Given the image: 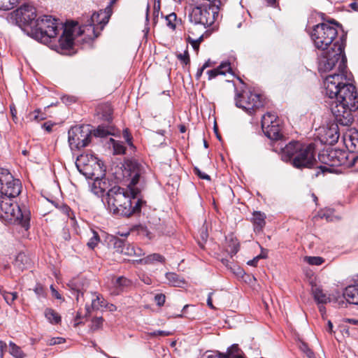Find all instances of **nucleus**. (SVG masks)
I'll return each mask as SVG.
<instances>
[{
	"label": "nucleus",
	"mask_w": 358,
	"mask_h": 358,
	"mask_svg": "<svg viewBox=\"0 0 358 358\" xmlns=\"http://www.w3.org/2000/svg\"><path fill=\"white\" fill-rule=\"evenodd\" d=\"M345 38L342 36L336 40L333 46L322 50L318 61V71L327 73L336 71L327 76L324 80L326 95L331 99L330 109L336 120L348 125L353 120L352 113L358 109V93L350 83L351 75L347 72V59L344 53Z\"/></svg>",
	"instance_id": "nucleus-1"
},
{
	"label": "nucleus",
	"mask_w": 358,
	"mask_h": 358,
	"mask_svg": "<svg viewBox=\"0 0 358 358\" xmlns=\"http://www.w3.org/2000/svg\"><path fill=\"white\" fill-rule=\"evenodd\" d=\"M124 167V176L130 180L127 188L113 187L106 194V201L109 210L114 215L129 217L139 212L143 203L138 198L140 191L136 187L143 173V169L135 161L126 162Z\"/></svg>",
	"instance_id": "nucleus-2"
},
{
	"label": "nucleus",
	"mask_w": 358,
	"mask_h": 358,
	"mask_svg": "<svg viewBox=\"0 0 358 358\" xmlns=\"http://www.w3.org/2000/svg\"><path fill=\"white\" fill-rule=\"evenodd\" d=\"M112 13L111 6H108L104 10L94 12L85 22H82L80 27H78V23L74 22H71V25H66L59 40L61 49L64 51L70 50L73 47L75 37L85 31H92V38H97L104 26L108 22ZM89 36L92 38L91 35Z\"/></svg>",
	"instance_id": "nucleus-3"
},
{
	"label": "nucleus",
	"mask_w": 358,
	"mask_h": 358,
	"mask_svg": "<svg viewBox=\"0 0 358 358\" xmlns=\"http://www.w3.org/2000/svg\"><path fill=\"white\" fill-rule=\"evenodd\" d=\"M281 150L282 159L291 162L295 168H316L318 164L315 158V145L312 143L303 145L299 141H292Z\"/></svg>",
	"instance_id": "nucleus-4"
},
{
	"label": "nucleus",
	"mask_w": 358,
	"mask_h": 358,
	"mask_svg": "<svg viewBox=\"0 0 358 358\" xmlns=\"http://www.w3.org/2000/svg\"><path fill=\"white\" fill-rule=\"evenodd\" d=\"M197 2L189 11V18L191 22L195 25L201 24L207 28L214 24L218 17L220 0L210 1L203 0Z\"/></svg>",
	"instance_id": "nucleus-5"
},
{
	"label": "nucleus",
	"mask_w": 358,
	"mask_h": 358,
	"mask_svg": "<svg viewBox=\"0 0 358 358\" xmlns=\"http://www.w3.org/2000/svg\"><path fill=\"white\" fill-rule=\"evenodd\" d=\"M66 25H71V23L64 25L51 15H43L36 19L29 34L33 38L46 43L50 38H55L59 30L64 29Z\"/></svg>",
	"instance_id": "nucleus-6"
},
{
	"label": "nucleus",
	"mask_w": 358,
	"mask_h": 358,
	"mask_svg": "<svg viewBox=\"0 0 358 358\" xmlns=\"http://www.w3.org/2000/svg\"><path fill=\"white\" fill-rule=\"evenodd\" d=\"M13 197L1 196L0 208L5 214L6 219L18 223L27 231L29 228L30 213L27 210L22 211L16 203L13 201Z\"/></svg>",
	"instance_id": "nucleus-7"
},
{
	"label": "nucleus",
	"mask_w": 358,
	"mask_h": 358,
	"mask_svg": "<svg viewBox=\"0 0 358 358\" xmlns=\"http://www.w3.org/2000/svg\"><path fill=\"white\" fill-rule=\"evenodd\" d=\"M337 34L335 27L327 23H321L314 27L310 37L316 48L324 50L333 46Z\"/></svg>",
	"instance_id": "nucleus-8"
},
{
	"label": "nucleus",
	"mask_w": 358,
	"mask_h": 358,
	"mask_svg": "<svg viewBox=\"0 0 358 358\" xmlns=\"http://www.w3.org/2000/svg\"><path fill=\"white\" fill-rule=\"evenodd\" d=\"M22 190V183L19 179L14 178L7 170L0 169V192L1 196L16 197Z\"/></svg>",
	"instance_id": "nucleus-9"
},
{
	"label": "nucleus",
	"mask_w": 358,
	"mask_h": 358,
	"mask_svg": "<svg viewBox=\"0 0 358 358\" xmlns=\"http://www.w3.org/2000/svg\"><path fill=\"white\" fill-rule=\"evenodd\" d=\"M69 143L71 150L86 147L91 140V130L88 126H75L68 133Z\"/></svg>",
	"instance_id": "nucleus-10"
},
{
	"label": "nucleus",
	"mask_w": 358,
	"mask_h": 358,
	"mask_svg": "<svg viewBox=\"0 0 358 358\" xmlns=\"http://www.w3.org/2000/svg\"><path fill=\"white\" fill-rule=\"evenodd\" d=\"M235 101L238 108H243L250 114L263 106L260 95L250 91L237 92L235 96Z\"/></svg>",
	"instance_id": "nucleus-11"
},
{
	"label": "nucleus",
	"mask_w": 358,
	"mask_h": 358,
	"mask_svg": "<svg viewBox=\"0 0 358 358\" xmlns=\"http://www.w3.org/2000/svg\"><path fill=\"white\" fill-rule=\"evenodd\" d=\"M336 149H327L322 151L318 155V159L320 165H316L315 172L313 174V178L318 177L321 174L324 176L327 173H333L335 169L334 161L336 157Z\"/></svg>",
	"instance_id": "nucleus-12"
},
{
	"label": "nucleus",
	"mask_w": 358,
	"mask_h": 358,
	"mask_svg": "<svg viewBox=\"0 0 358 358\" xmlns=\"http://www.w3.org/2000/svg\"><path fill=\"white\" fill-rule=\"evenodd\" d=\"M262 128L264 134L272 140L279 139L282 134L279 120L274 113H266L262 119Z\"/></svg>",
	"instance_id": "nucleus-13"
},
{
	"label": "nucleus",
	"mask_w": 358,
	"mask_h": 358,
	"mask_svg": "<svg viewBox=\"0 0 358 358\" xmlns=\"http://www.w3.org/2000/svg\"><path fill=\"white\" fill-rule=\"evenodd\" d=\"M13 16L17 23L29 27L31 31V26L36 20V10L29 4H23L13 12Z\"/></svg>",
	"instance_id": "nucleus-14"
},
{
	"label": "nucleus",
	"mask_w": 358,
	"mask_h": 358,
	"mask_svg": "<svg viewBox=\"0 0 358 358\" xmlns=\"http://www.w3.org/2000/svg\"><path fill=\"white\" fill-rule=\"evenodd\" d=\"M108 288L111 290V293L115 295L120 294L122 292L125 291L132 286V281L124 276H120L115 278L114 276L108 278Z\"/></svg>",
	"instance_id": "nucleus-15"
},
{
	"label": "nucleus",
	"mask_w": 358,
	"mask_h": 358,
	"mask_svg": "<svg viewBox=\"0 0 358 358\" xmlns=\"http://www.w3.org/2000/svg\"><path fill=\"white\" fill-rule=\"evenodd\" d=\"M88 282L86 279L80 277L73 278L69 280L67 286L69 287L72 294L76 296V301H80V296H83V292L87 287Z\"/></svg>",
	"instance_id": "nucleus-16"
},
{
	"label": "nucleus",
	"mask_w": 358,
	"mask_h": 358,
	"mask_svg": "<svg viewBox=\"0 0 358 358\" xmlns=\"http://www.w3.org/2000/svg\"><path fill=\"white\" fill-rule=\"evenodd\" d=\"M344 299H346L349 303L358 305V282L345 289L343 296L336 299L339 306L345 303Z\"/></svg>",
	"instance_id": "nucleus-17"
},
{
	"label": "nucleus",
	"mask_w": 358,
	"mask_h": 358,
	"mask_svg": "<svg viewBox=\"0 0 358 358\" xmlns=\"http://www.w3.org/2000/svg\"><path fill=\"white\" fill-rule=\"evenodd\" d=\"M336 157L334 161V166H351L355 164L357 157L349 154L345 150L336 149Z\"/></svg>",
	"instance_id": "nucleus-18"
},
{
	"label": "nucleus",
	"mask_w": 358,
	"mask_h": 358,
	"mask_svg": "<svg viewBox=\"0 0 358 358\" xmlns=\"http://www.w3.org/2000/svg\"><path fill=\"white\" fill-rule=\"evenodd\" d=\"M92 302L91 305H86V315H90L93 310H101L106 307V301L103 299L101 294L97 292H92Z\"/></svg>",
	"instance_id": "nucleus-19"
},
{
	"label": "nucleus",
	"mask_w": 358,
	"mask_h": 358,
	"mask_svg": "<svg viewBox=\"0 0 358 358\" xmlns=\"http://www.w3.org/2000/svg\"><path fill=\"white\" fill-rule=\"evenodd\" d=\"M344 143L350 152H358V131H350L344 135Z\"/></svg>",
	"instance_id": "nucleus-20"
},
{
	"label": "nucleus",
	"mask_w": 358,
	"mask_h": 358,
	"mask_svg": "<svg viewBox=\"0 0 358 358\" xmlns=\"http://www.w3.org/2000/svg\"><path fill=\"white\" fill-rule=\"evenodd\" d=\"M206 358H244L243 353L237 345H233L227 352V355L221 353H213L208 355Z\"/></svg>",
	"instance_id": "nucleus-21"
},
{
	"label": "nucleus",
	"mask_w": 358,
	"mask_h": 358,
	"mask_svg": "<svg viewBox=\"0 0 358 358\" xmlns=\"http://www.w3.org/2000/svg\"><path fill=\"white\" fill-rule=\"evenodd\" d=\"M107 188L108 184L104 178H96L90 185L91 192L99 197L103 196Z\"/></svg>",
	"instance_id": "nucleus-22"
},
{
	"label": "nucleus",
	"mask_w": 358,
	"mask_h": 358,
	"mask_svg": "<svg viewBox=\"0 0 358 358\" xmlns=\"http://www.w3.org/2000/svg\"><path fill=\"white\" fill-rule=\"evenodd\" d=\"M312 294L318 304H325L331 301V298L324 293L323 290L316 285L312 287Z\"/></svg>",
	"instance_id": "nucleus-23"
},
{
	"label": "nucleus",
	"mask_w": 358,
	"mask_h": 358,
	"mask_svg": "<svg viewBox=\"0 0 358 358\" xmlns=\"http://www.w3.org/2000/svg\"><path fill=\"white\" fill-rule=\"evenodd\" d=\"M96 113L101 120L110 122L112 120L113 110L109 103L99 105L96 108Z\"/></svg>",
	"instance_id": "nucleus-24"
},
{
	"label": "nucleus",
	"mask_w": 358,
	"mask_h": 358,
	"mask_svg": "<svg viewBox=\"0 0 358 358\" xmlns=\"http://www.w3.org/2000/svg\"><path fill=\"white\" fill-rule=\"evenodd\" d=\"M133 261L141 264H151L155 262H164V257L159 254L153 253L145 257L139 259H134Z\"/></svg>",
	"instance_id": "nucleus-25"
},
{
	"label": "nucleus",
	"mask_w": 358,
	"mask_h": 358,
	"mask_svg": "<svg viewBox=\"0 0 358 358\" xmlns=\"http://www.w3.org/2000/svg\"><path fill=\"white\" fill-rule=\"evenodd\" d=\"M334 118L336 117L334 116ZM336 122V125H331L326 131V135L330 138L329 139V143H334L337 142L338 138H339V132L338 131V124L345 126V124H342L340 122H338L336 119H335ZM354 121V120H352ZM353 122H352L350 124H349L348 126H350L352 124Z\"/></svg>",
	"instance_id": "nucleus-26"
},
{
	"label": "nucleus",
	"mask_w": 358,
	"mask_h": 358,
	"mask_svg": "<svg viewBox=\"0 0 358 358\" xmlns=\"http://www.w3.org/2000/svg\"><path fill=\"white\" fill-rule=\"evenodd\" d=\"M266 215L261 212H255L253 213L252 222L255 231H260L265 225Z\"/></svg>",
	"instance_id": "nucleus-27"
},
{
	"label": "nucleus",
	"mask_w": 358,
	"mask_h": 358,
	"mask_svg": "<svg viewBox=\"0 0 358 358\" xmlns=\"http://www.w3.org/2000/svg\"><path fill=\"white\" fill-rule=\"evenodd\" d=\"M166 278L169 284L173 287H182L186 284L185 280L175 273H167Z\"/></svg>",
	"instance_id": "nucleus-28"
},
{
	"label": "nucleus",
	"mask_w": 358,
	"mask_h": 358,
	"mask_svg": "<svg viewBox=\"0 0 358 358\" xmlns=\"http://www.w3.org/2000/svg\"><path fill=\"white\" fill-rule=\"evenodd\" d=\"M211 34L210 30H206L203 34L199 36L197 38H193L191 36H188L187 41L192 45V48L198 51L199 48V44L205 38L208 37Z\"/></svg>",
	"instance_id": "nucleus-29"
},
{
	"label": "nucleus",
	"mask_w": 358,
	"mask_h": 358,
	"mask_svg": "<svg viewBox=\"0 0 358 358\" xmlns=\"http://www.w3.org/2000/svg\"><path fill=\"white\" fill-rule=\"evenodd\" d=\"M45 316L52 324H58L61 320V317L58 313L51 308L45 309Z\"/></svg>",
	"instance_id": "nucleus-30"
},
{
	"label": "nucleus",
	"mask_w": 358,
	"mask_h": 358,
	"mask_svg": "<svg viewBox=\"0 0 358 358\" xmlns=\"http://www.w3.org/2000/svg\"><path fill=\"white\" fill-rule=\"evenodd\" d=\"M117 252L129 256L139 257L142 255L141 248H118Z\"/></svg>",
	"instance_id": "nucleus-31"
},
{
	"label": "nucleus",
	"mask_w": 358,
	"mask_h": 358,
	"mask_svg": "<svg viewBox=\"0 0 358 358\" xmlns=\"http://www.w3.org/2000/svg\"><path fill=\"white\" fill-rule=\"evenodd\" d=\"M110 142L113 147L114 155H122L124 153L125 147L122 142L115 141L113 138H110Z\"/></svg>",
	"instance_id": "nucleus-32"
},
{
	"label": "nucleus",
	"mask_w": 358,
	"mask_h": 358,
	"mask_svg": "<svg viewBox=\"0 0 358 358\" xmlns=\"http://www.w3.org/2000/svg\"><path fill=\"white\" fill-rule=\"evenodd\" d=\"M20 0H0V10H9L15 7Z\"/></svg>",
	"instance_id": "nucleus-33"
},
{
	"label": "nucleus",
	"mask_w": 358,
	"mask_h": 358,
	"mask_svg": "<svg viewBox=\"0 0 358 358\" xmlns=\"http://www.w3.org/2000/svg\"><path fill=\"white\" fill-rule=\"evenodd\" d=\"M10 353L16 358H24V354L22 351L20 347L16 345L14 343L10 342L9 343Z\"/></svg>",
	"instance_id": "nucleus-34"
},
{
	"label": "nucleus",
	"mask_w": 358,
	"mask_h": 358,
	"mask_svg": "<svg viewBox=\"0 0 358 358\" xmlns=\"http://www.w3.org/2000/svg\"><path fill=\"white\" fill-rule=\"evenodd\" d=\"M268 256L267 250L262 248L261 253L252 259L247 262V264L252 266H257L258 262L262 259H266Z\"/></svg>",
	"instance_id": "nucleus-35"
},
{
	"label": "nucleus",
	"mask_w": 358,
	"mask_h": 358,
	"mask_svg": "<svg viewBox=\"0 0 358 358\" xmlns=\"http://www.w3.org/2000/svg\"><path fill=\"white\" fill-rule=\"evenodd\" d=\"M24 261H27L25 255L23 253H20L15 257L14 266H16L19 270L22 271L24 268Z\"/></svg>",
	"instance_id": "nucleus-36"
},
{
	"label": "nucleus",
	"mask_w": 358,
	"mask_h": 358,
	"mask_svg": "<svg viewBox=\"0 0 358 358\" xmlns=\"http://www.w3.org/2000/svg\"><path fill=\"white\" fill-rule=\"evenodd\" d=\"M303 260L310 265L315 266L321 265L324 262V259L320 257L306 256L304 257Z\"/></svg>",
	"instance_id": "nucleus-37"
},
{
	"label": "nucleus",
	"mask_w": 358,
	"mask_h": 358,
	"mask_svg": "<svg viewBox=\"0 0 358 358\" xmlns=\"http://www.w3.org/2000/svg\"><path fill=\"white\" fill-rule=\"evenodd\" d=\"M108 134H110L109 128L103 125H99L96 129L94 131V135L96 137H103Z\"/></svg>",
	"instance_id": "nucleus-38"
},
{
	"label": "nucleus",
	"mask_w": 358,
	"mask_h": 358,
	"mask_svg": "<svg viewBox=\"0 0 358 358\" xmlns=\"http://www.w3.org/2000/svg\"><path fill=\"white\" fill-rule=\"evenodd\" d=\"M103 318L101 317H96L92 320L90 329L93 331L99 329L103 324Z\"/></svg>",
	"instance_id": "nucleus-39"
},
{
	"label": "nucleus",
	"mask_w": 358,
	"mask_h": 358,
	"mask_svg": "<svg viewBox=\"0 0 358 358\" xmlns=\"http://www.w3.org/2000/svg\"><path fill=\"white\" fill-rule=\"evenodd\" d=\"M91 234L92 236L87 243V246H96L100 241L99 236L95 231H92Z\"/></svg>",
	"instance_id": "nucleus-40"
},
{
	"label": "nucleus",
	"mask_w": 358,
	"mask_h": 358,
	"mask_svg": "<svg viewBox=\"0 0 358 358\" xmlns=\"http://www.w3.org/2000/svg\"><path fill=\"white\" fill-rule=\"evenodd\" d=\"M34 291L38 299L45 298L46 292L45 291L44 287L41 285L37 284L35 288L34 289Z\"/></svg>",
	"instance_id": "nucleus-41"
},
{
	"label": "nucleus",
	"mask_w": 358,
	"mask_h": 358,
	"mask_svg": "<svg viewBox=\"0 0 358 358\" xmlns=\"http://www.w3.org/2000/svg\"><path fill=\"white\" fill-rule=\"evenodd\" d=\"M177 16L175 13H172L169 15H168L166 17V20L167 22V26L169 27L171 29H175L176 24L174 22L176 20Z\"/></svg>",
	"instance_id": "nucleus-42"
},
{
	"label": "nucleus",
	"mask_w": 358,
	"mask_h": 358,
	"mask_svg": "<svg viewBox=\"0 0 358 358\" xmlns=\"http://www.w3.org/2000/svg\"><path fill=\"white\" fill-rule=\"evenodd\" d=\"M177 57L181 62H182L185 65L189 64L190 62L189 55L187 50H185L182 54H178Z\"/></svg>",
	"instance_id": "nucleus-43"
},
{
	"label": "nucleus",
	"mask_w": 358,
	"mask_h": 358,
	"mask_svg": "<svg viewBox=\"0 0 358 358\" xmlns=\"http://www.w3.org/2000/svg\"><path fill=\"white\" fill-rule=\"evenodd\" d=\"M301 350L306 354L308 358H316L314 352L306 343H302L301 345Z\"/></svg>",
	"instance_id": "nucleus-44"
},
{
	"label": "nucleus",
	"mask_w": 358,
	"mask_h": 358,
	"mask_svg": "<svg viewBox=\"0 0 358 358\" xmlns=\"http://www.w3.org/2000/svg\"><path fill=\"white\" fill-rule=\"evenodd\" d=\"M218 69H220V75H224L227 72L230 71L231 67L230 64L229 62L222 63L218 67Z\"/></svg>",
	"instance_id": "nucleus-45"
},
{
	"label": "nucleus",
	"mask_w": 358,
	"mask_h": 358,
	"mask_svg": "<svg viewBox=\"0 0 358 358\" xmlns=\"http://www.w3.org/2000/svg\"><path fill=\"white\" fill-rule=\"evenodd\" d=\"M0 293L3 297L4 300L8 305H11L13 303L12 299L10 294V292H6L3 289H0Z\"/></svg>",
	"instance_id": "nucleus-46"
},
{
	"label": "nucleus",
	"mask_w": 358,
	"mask_h": 358,
	"mask_svg": "<svg viewBox=\"0 0 358 358\" xmlns=\"http://www.w3.org/2000/svg\"><path fill=\"white\" fill-rule=\"evenodd\" d=\"M165 296L162 294H158L155 296V301L159 306H162L165 303Z\"/></svg>",
	"instance_id": "nucleus-47"
},
{
	"label": "nucleus",
	"mask_w": 358,
	"mask_h": 358,
	"mask_svg": "<svg viewBox=\"0 0 358 358\" xmlns=\"http://www.w3.org/2000/svg\"><path fill=\"white\" fill-rule=\"evenodd\" d=\"M194 171L200 178L207 180H210V178L208 174L201 172L197 167H195L194 169Z\"/></svg>",
	"instance_id": "nucleus-48"
},
{
	"label": "nucleus",
	"mask_w": 358,
	"mask_h": 358,
	"mask_svg": "<svg viewBox=\"0 0 358 358\" xmlns=\"http://www.w3.org/2000/svg\"><path fill=\"white\" fill-rule=\"evenodd\" d=\"M220 69H218L217 68V69H214L208 71L207 73L208 75V79L211 80V79L215 78L217 75H220Z\"/></svg>",
	"instance_id": "nucleus-49"
},
{
	"label": "nucleus",
	"mask_w": 358,
	"mask_h": 358,
	"mask_svg": "<svg viewBox=\"0 0 358 358\" xmlns=\"http://www.w3.org/2000/svg\"><path fill=\"white\" fill-rule=\"evenodd\" d=\"M318 217H320L321 219H325L327 222L333 221V218L330 215V212H324V213H320L318 214Z\"/></svg>",
	"instance_id": "nucleus-50"
},
{
	"label": "nucleus",
	"mask_w": 358,
	"mask_h": 358,
	"mask_svg": "<svg viewBox=\"0 0 358 358\" xmlns=\"http://www.w3.org/2000/svg\"><path fill=\"white\" fill-rule=\"evenodd\" d=\"M64 342V338L57 337V338H52L49 341V344L50 345H56V344H60Z\"/></svg>",
	"instance_id": "nucleus-51"
},
{
	"label": "nucleus",
	"mask_w": 358,
	"mask_h": 358,
	"mask_svg": "<svg viewBox=\"0 0 358 358\" xmlns=\"http://www.w3.org/2000/svg\"><path fill=\"white\" fill-rule=\"evenodd\" d=\"M123 136H124V139L126 140V141L127 142V143L129 145H132V143H131L132 138L131 137L127 129H126L123 131Z\"/></svg>",
	"instance_id": "nucleus-52"
},
{
	"label": "nucleus",
	"mask_w": 358,
	"mask_h": 358,
	"mask_svg": "<svg viewBox=\"0 0 358 358\" xmlns=\"http://www.w3.org/2000/svg\"><path fill=\"white\" fill-rule=\"evenodd\" d=\"M61 210L62 211L63 213H64L65 215H66L69 217H71V215L72 214V211L71 210V208L66 206V205H64L61 207Z\"/></svg>",
	"instance_id": "nucleus-53"
},
{
	"label": "nucleus",
	"mask_w": 358,
	"mask_h": 358,
	"mask_svg": "<svg viewBox=\"0 0 358 358\" xmlns=\"http://www.w3.org/2000/svg\"><path fill=\"white\" fill-rule=\"evenodd\" d=\"M151 336H166L170 335V333L169 331H156L152 333H150Z\"/></svg>",
	"instance_id": "nucleus-54"
},
{
	"label": "nucleus",
	"mask_w": 358,
	"mask_h": 358,
	"mask_svg": "<svg viewBox=\"0 0 358 358\" xmlns=\"http://www.w3.org/2000/svg\"><path fill=\"white\" fill-rule=\"evenodd\" d=\"M31 119L36 120V121H40V120H43L45 117H43V115H41V116L38 115V111H34V113L31 115Z\"/></svg>",
	"instance_id": "nucleus-55"
},
{
	"label": "nucleus",
	"mask_w": 358,
	"mask_h": 358,
	"mask_svg": "<svg viewBox=\"0 0 358 358\" xmlns=\"http://www.w3.org/2000/svg\"><path fill=\"white\" fill-rule=\"evenodd\" d=\"M50 290H51L52 294L54 297H55L57 299H62L61 294L57 292V290L55 289V288L53 287V285L50 286Z\"/></svg>",
	"instance_id": "nucleus-56"
},
{
	"label": "nucleus",
	"mask_w": 358,
	"mask_h": 358,
	"mask_svg": "<svg viewBox=\"0 0 358 358\" xmlns=\"http://www.w3.org/2000/svg\"><path fill=\"white\" fill-rule=\"evenodd\" d=\"M212 295H213V292H210L208 294V299H207V305L208 306L209 308H210L211 309H215V306H213V301H212Z\"/></svg>",
	"instance_id": "nucleus-57"
},
{
	"label": "nucleus",
	"mask_w": 358,
	"mask_h": 358,
	"mask_svg": "<svg viewBox=\"0 0 358 358\" xmlns=\"http://www.w3.org/2000/svg\"><path fill=\"white\" fill-rule=\"evenodd\" d=\"M110 242H113V244L115 246L120 247L122 245V241L120 239L116 238H114V237H111Z\"/></svg>",
	"instance_id": "nucleus-58"
},
{
	"label": "nucleus",
	"mask_w": 358,
	"mask_h": 358,
	"mask_svg": "<svg viewBox=\"0 0 358 358\" xmlns=\"http://www.w3.org/2000/svg\"><path fill=\"white\" fill-rule=\"evenodd\" d=\"M345 322L350 323L354 325H358V320L354 318H345L343 320Z\"/></svg>",
	"instance_id": "nucleus-59"
},
{
	"label": "nucleus",
	"mask_w": 358,
	"mask_h": 358,
	"mask_svg": "<svg viewBox=\"0 0 358 358\" xmlns=\"http://www.w3.org/2000/svg\"><path fill=\"white\" fill-rule=\"evenodd\" d=\"M159 3H158V5L157 6L156 4H155L154 6V11H153V15L155 17H158V15H159Z\"/></svg>",
	"instance_id": "nucleus-60"
},
{
	"label": "nucleus",
	"mask_w": 358,
	"mask_h": 358,
	"mask_svg": "<svg viewBox=\"0 0 358 358\" xmlns=\"http://www.w3.org/2000/svg\"><path fill=\"white\" fill-rule=\"evenodd\" d=\"M205 69H203V67L201 66L200 69H198L196 73V79L199 80L201 76H202V73Z\"/></svg>",
	"instance_id": "nucleus-61"
},
{
	"label": "nucleus",
	"mask_w": 358,
	"mask_h": 358,
	"mask_svg": "<svg viewBox=\"0 0 358 358\" xmlns=\"http://www.w3.org/2000/svg\"><path fill=\"white\" fill-rule=\"evenodd\" d=\"M43 127L46 131H48V132H50V131H52V124H48V122H45V123L43 124Z\"/></svg>",
	"instance_id": "nucleus-62"
},
{
	"label": "nucleus",
	"mask_w": 358,
	"mask_h": 358,
	"mask_svg": "<svg viewBox=\"0 0 358 358\" xmlns=\"http://www.w3.org/2000/svg\"><path fill=\"white\" fill-rule=\"evenodd\" d=\"M85 157V156H83V155H80V157H78L77 158V162H78L76 163V166H77V167H78V168L79 167V164H80V163H84Z\"/></svg>",
	"instance_id": "nucleus-63"
},
{
	"label": "nucleus",
	"mask_w": 358,
	"mask_h": 358,
	"mask_svg": "<svg viewBox=\"0 0 358 358\" xmlns=\"http://www.w3.org/2000/svg\"><path fill=\"white\" fill-rule=\"evenodd\" d=\"M213 64V63H212L210 59H208L202 66L203 69H206L208 67L212 66Z\"/></svg>",
	"instance_id": "nucleus-64"
}]
</instances>
